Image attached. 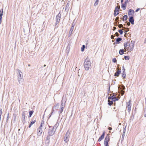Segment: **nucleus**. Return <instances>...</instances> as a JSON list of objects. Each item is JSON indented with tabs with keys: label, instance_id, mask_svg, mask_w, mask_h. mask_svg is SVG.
Returning a JSON list of instances; mask_svg holds the SVG:
<instances>
[{
	"label": "nucleus",
	"instance_id": "obj_12",
	"mask_svg": "<svg viewBox=\"0 0 146 146\" xmlns=\"http://www.w3.org/2000/svg\"><path fill=\"white\" fill-rule=\"evenodd\" d=\"M62 102L61 105L60 106V109L58 111V113L59 114H60L62 113L63 110V108H64V106L63 107Z\"/></svg>",
	"mask_w": 146,
	"mask_h": 146
},
{
	"label": "nucleus",
	"instance_id": "obj_52",
	"mask_svg": "<svg viewBox=\"0 0 146 146\" xmlns=\"http://www.w3.org/2000/svg\"><path fill=\"white\" fill-rule=\"evenodd\" d=\"M104 146H109L108 143H104Z\"/></svg>",
	"mask_w": 146,
	"mask_h": 146
},
{
	"label": "nucleus",
	"instance_id": "obj_49",
	"mask_svg": "<svg viewBox=\"0 0 146 146\" xmlns=\"http://www.w3.org/2000/svg\"><path fill=\"white\" fill-rule=\"evenodd\" d=\"M75 25V24H74V23H72V26L71 28L74 29V27Z\"/></svg>",
	"mask_w": 146,
	"mask_h": 146
},
{
	"label": "nucleus",
	"instance_id": "obj_64",
	"mask_svg": "<svg viewBox=\"0 0 146 146\" xmlns=\"http://www.w3.org/2000/svg\"><path fill=\"white\" fill-rule=\"evenodd\" d=\"M144 43H146V38H145V40H144Z\"/></svg>",
	"mask_w": 146,
	"mask_h": 146
},
{
	"label": "nucleus",
	"instance_id": "obj_27",
	"mask_svg": "<svg viewBox=\"0 0 146 146\" xmlns=\"http://www.w3.org/2000/svg\"><path fill=\"white\" fill-rule=\"evenodd\" d=\"M125 130H126L125 129H124V130H123V133L122 134V138H121V139L122 140H123V139H124V136H125Z\"/></svg>",
	"mask_w": 146,
	"mask_h": 146
},
{
	"label": "nucleus",
	"instance_id": "obj_30",
	"mask_svg": "<svg viewBox=\"0 0 146 146\" xmlns=\"http://www.w3.org/2000/svg\"><path fill=\"white\" fill-rule=\"evenodd\" d=\"M124 48L125 49H127V47L128 46H130V44H129V45H128L127 44V42H125L124 43Z\"/></svg>",
	"mask_w": 146,
	"mask_h": 146
},
{
	"label": "nucleus",
	"instance_id": "obj_14",
	"mask_svg": "<svg viewBox=\"0 0 146 146\" xmlns=\"http://www.w3.org/2000/svg\"><path fill=\"white\" fill-rule=\"evenodd\" d=\"M37 135L38 136H40L41 134L43 131L42 130V129L38 128L37 129Z\"/></svg>",
	"mask_w": 146,
	"mask_h": 146
},
{
	"label": "nucleus",
	"instance_id": "obj_50",
	"mask_svg": "<svg viewBox=\"0 0 146 146\" xmlns=\"http://www.w3.org/2000/svg\"><path fill=\"white\" fill-rule=\"evenodd\" d=\"M119 17H117L115 19V21H119Z\"/></svg>",
	"mask_w": 146,
	"mask_h": 146
},
{
	"label": "nucleus",
	"instance_id": "obj_41",
	"mask_svg": "<svg viewBox=\"0 0 146 146\" xmlns=\"http://www.w3.org/2000/svg\"><path fill=\"white\" fill-rule=\"evenodd\" d=\"M109 85H108V93H110V84H108Z\"/></svg>",
	"mask_w": 146,
	"mask_h": 146
},
{
	"label": "nucleus",
	"instance_id": "obj_60",
	"mask_svg": "<svg viewBox=\"0 0 146 146\" xmlns=\"http://www.w3.org/2000/svg\"><path fill=\"white\" fill-rule=\"evenodd\" d=\"M32 125H33L30 123V124L29 125V127H28L29 128H30Z\"/></svg>",
	"mask_w": 146,
	"mask_h": 146
},
{
	"label": "nucleus",
	"instance_id": "obj_8",
	"mask_svg": "<svg viewBox=\"0 0 146 146\" xmlns=\"http://www.w3.org/2000/svg\"><path fill=\"white\" fill-rule=\"evenodd\" d=\"M26 111H23L22 112V119L23 120V122L24 123L25 122V115H26L25 113Z\"/></svg>",
	"mask_w": 146,
	"mask_h": 146
},
{
	"label": "nucleus",
	"instance_id": "obj_31",
	"mask_svg": "<svg viewBox=\"0 0 146 146\" xmlns=\"http://www.w3.org/2000/svg\"><path fill=\"white\" fill-rule=\"evenodd\" d=\"M128 104L127 106V107H131V100H130L128 102Z\"/></svg>",
	"mask_w": 146,
	"mask_h": 146
},
{
	"label": "nucleus",
	"instance_id": "obj_39",
	"mask_svg": "<svg viewBox=\"0 0 146 146\" xmlns=\"http://www.w3.org/2000/svg\"><path fill=\"white\" fill-rule=\"evenodd\" d=\"M9 113H8L7 114V120H6V122L7 123L8 121V119H9Z\"/></svg>",
	"mask_w": 146,
	"mask_h": 146
},
{
	"label": "nucleus",
	"instance_id": "obj_16",
	"mask_svg": "<svg viewBox=\"0 0 146 146\" xmlns=\"http://www.w3.org/2000/svg\"><path fill=\"white\" fill-rule=\"evenodd\" d=\"M131 44H132V45L130 46V50L131 51H132L133 50V49L134 48V44L135 42H134L133 43V41H131Z\"/></svg>",
	"mask_w": 146,
	"mask_h": 146
},
{
	"label": "nucleus",
	"instance_id": "obj_24",
	"mask_svg": "<svg viewBox=\"0 0 146 146\" xmlns=\"http://www.w3.org/2000/svg\"><path fill=\"white\" fill-rule=\"evenodd\" d=\"M126 5L124 3H122L121 5V7L123 8V10H125L126 7Z\"/></svg>",
	"mask_w": 146,
	"mask_h": 146
},
{
	"label": "nucleus",
	"instance_id": "obj_47",
	"mask_svg": "<svg viewBox=\"0 0 146 146\" xmlns=\"http://www.w3.org/2000/svg\"><path fill=\"white\" fill-rule=\"evenodd\" d=\"M118 27L120 28H121V27H123V25L122 24H120L118 25Z\"/></svg>",
	"mask_w": 146,
	"mask_h": 146
},
{
	"label": "nucleus",
	"instance_id": "obj_55",
	"mask_svg": "<svg viewBox=\"0 0 146 146\" xmlns=\"http://www.w3.org/2000/svg\"><path fill=\"white\" fill-rule=\"evenodd\" d=\"M114 36H114V35H111V38L112 39H113L114 38Z\"/></svg>",
	"mask_w": 146,
	"mask_h": 146
},
{
	"label": "nucleus",
	"instance_id": "obj_63",
	"mask_svg": "<svg viewBox=\"0 0 146 146\" xmlns=\"http://www.w3.org/2000/svg\"><path fill=\"white\" fill-rule=\"evenodd\" d=\"M48 127H49V129H50L51 128H53V127L52 126H51L49 125H48Z\"/></svg>",
	"mask_w": 146,
	"mask_h": 146
},
{
	"label": "nucleus",
	"instance_id": "obj_54",
	"mask_svg": "<svg viewBox=\"0 0 146 146\" xmlns=\"http://www.w3.org/2000/svg\"><path fill=\"white\" fill-rule=\"evenodd\" d=\"M42 123L40 124V125L38 128L42 129Z\"/></svg>",
	"mask_w": 146,
	"mask_h": 146
},
{
	"label": "nucleus",
	"instance_id": "obj_2",
	"mask_svg": "<svg viewBox=\"0 0 146 146\" xmlns=\"http://www.w3.org/2000/svg\"><path fill=\"white\" fill-rule=\"evenodd\" d=\"M69 134L70 132L69 130H68L66 132L64 137V141L66 143L68 142L69 140L70 137Z\"/></svg>",
	"mask_w": 146,
	"mask_h": 146
},
{
	"label": "nucleus",
	"instance_id": "obj_13",
	"mask_svg": "<svg viewBox=\"0 0 146 146\" xmlns=\"http://www.w3.org/2000/svg\"><path fill=\"white\" fill-rule=\"evenodd\" d=\"M121 69H120L118 70H117L114 76L116 77H118L119 75V74H121Z\"/></svg>",
	"mask_w": 146,
	"mask_h": 146
},
{
	"label": "nucleus",
	"instance_id": "obj_44",
	"mask_svg": "<svg viewBox=\"0 0 146 146\" xmlns=\"http://www.w3.org/2000/svg\"><path fill=\"white\" fill-rule=\"evenodd\" d=\"M114 35L115 36H119V35L118 32H116L115 33V34H114Z\"/></svg>",
	"mask_w": 146,
	"mask_h": 146
},
{
	"label": "nucleus",
	"instance_id": "obj_51",
	"mask_svg": "<svg viewBox=\"0 0 146 146\" xmlns=\"http://www.w3.org/2000/svg\"><path fill=\"white\" fill-rule=\"evenodd\" d=\"M127 108H128L127 111L129 112L131 110V107H127Z\"/></svg>",
	"mask_w": 146,
	"mask_h": 146
},
{
	"label": "nucleus",
	"instance_id": "obj_57",
	"mask_svg": "<svg viewBox=\"0 0 146 146\" xmlns=\"http://www.w3.org/2000/svg\"><path fill=\"white\" fill-rule=\"evenodd\" d=\"M140 10V8H138L135 10L136 12H137Z\"/></svg>",
	"mask_w": 146,
	"mask_h": 146
},
{
	"label": "nucleus",
	"instance_id": "obj_28",
	"mask_svg": "<svg viewBox=\"0 0 146 146\" xmlns=\"http://www.w3.org/2000/svg\"><path fill=\"white\" fill-rule=\"evenodd\" d=\"M113 100H108V104L109 105V106H111V105H112L113 104Z\"/></svg>",
	"mask_w": 146,
	"mask_h": 146
},
{
	"label": "nucleus",
	"instance_id": "obj_21",
	"mask_svg": "<svg viewBox=\"0 0 146 146\" xmlns=\"http://www.w3.org/2000/svg\"><path fill=\"white\" fill-rule=\"evenodd\" d=\"M18 81L20 84H23L24 82V80L22 78L18 79Z\"/></svg>",
	"mask_w": 146,
	"mask_h": 146
},
{
	"label": "nucleus",
	"instance_id": "obj_61",
	"mask_svg": "<svg viewBox=\"0 0 146 146\" xmlns=\"http://www.w3.org/2000/svg\"><path fill=\"white\" fill-rule=\"evenodd\" d=\"M122 70L123 71H125V69L124 68V66H122Z\"/></svg>",
	"mask_w": 146,
	"mask_h": 146
},
{
	"label": "nucleus",
	"instance_id": "obj_34",
	"mask_svg": "<svg viewBox=\"0 0 146 146\" xmlns=\"http://www.w3.org/2000/svg\"><path fill=\"white\" fill-rule=\"evenodd\" d=\"M85 48V45H82V47L81 48V51L83 52L84 51V48Z\"/></svg>",
	"mask_w": 146,
	"mask_h": 146
},
{
	"label": "nucleus",
	"instance_id": "obj_40",
	"mask_svg": "<svg viewBox=\"0 0 146 146\" xmlns=\"http://www.w3.org/2000/svg\"><path fill=\"white\" fill-rule=\"evenodd\" d=\"M99 1L97 0H96V1L95 2V3L94 4V6H96L98 3Z\"/></svg>",
	"mask_w": 146,
	"mask_h": 146
},
{
	"label": "nucleus",
	"instance_id": "obj_18",
	"mask_svg": "<svg viewBox=\"0 0 146 146\" xmlns=\"http://www.w3.org/2000/svg\"><path fill=\"white\" fill-rule=\"evenodd\" d=\"M59 125V123L57 121L56 122V124L54 125V126L53 127H54V129L56 130V129H57V127H58Z\"/></svg>",
	"mask_w": 146,
	"mask_h": 146
},
{
	"label": "nucleus",
	"instance_id": "obj_37",
	"mask_svg": "<svg viewBox=\"0 0 146 146\" xmlns=\"http://www.w3.org/2000/svg\"><path fill=\"white\" fill-rule=\"evenodd\" d=\"M122 77L124 79L126 77V73H122Z\"/></svg>",
	"mask_w": 146,
	"mask_h": 146
},
{
	"label": "nucleus",
	"instance_id": "obj_42",
	"mask_svg": "<svg viewBox=\"0 0 146 146\" xmlns=\"http://www.w3.org/2000/svg\"><path fill=\"white\" fill-rule=\"evenodd\" d=\"M116 12H117L116 11H114V15L115 17L118 14V12H117V13H116Z\"/></svg>",
	"mask_w": 146,
	"mask_h": 146
},
{
	"label": "nucleus",
	"instance_id": "obj_35",
	"mask_svg": "<svg viewBox=\"0 0 146 146\" xmlns=\"http://www.w3.org/2000/svg\"><path fill=\"white\" fill-rule=\"evenodd\" d=\"M118 98H116V97H115V98H113L112 100L113 102H115L116 101H118Z\"/></svg>",
	"mask_w": 146,
	"mask_h": 146
},
{
	"label": "nucleus",
	"instance_id": "obj_33",
	"mask_svg": "<svg viewBox=\"0 0 146 146\" xmlns=\"http://www.w3.org/2000/svg\"><path fill=\"white\" fill-rule=\"evenodd\" d=\"M73 29H74L72 28H71L70 29V30L69 31V36L71 35L72 34V32L73 31Z\"/></svg>",
	"mask_w": 146,
	"mask_h": 146
},
{
	"label": "nucleus",
	"instance_id": "obj_53",
	"mask_svg": "<svg viewBox=\"0 0 146 146\" xmlns=\"http://www.w3.org/2000/svg\"><path fill=\"white\" fill-rule=\"evenodd\" d=\"M2 17L0 16V25L2 22Z\"/></svg>",
	"mask_w": 146,
	"mask_h": 146
},
{
	"label": "nucleus",
	"instance_id": "obj_22",
	"mask_svg": "<svg viewBox=\"0 0 146 146\" xmlns=\"http://www.w3.org/2000/svg\"><path fill=\"white\" fill-rule=\"evenodd\" d=\"M119 53L120 54L122 55L124 53V50L123 49H121L119 50Z\"/></svg>",
	"mask_w": 146,
	"mask_h": 146
},
{
	"label": "nucleus",
	"instance_id": "obj_6",
	"mask_svg": "<svg viewBox=\"0 0 146 146\" xmlns=\"http://www.w3.org/2000/svg\"><path fill=\"white\" fill-rule=\"evenodd\" d=\"M50 137L47 136L46 137L45 141V145L46 146H48L50 143Z\"/></svg>",
	"mask_w": 146,
	"mask_h": 146
},
{
	"label": "nucleus",
	"instance_id": "obj_10",
	"mask_svg": "<svg viewBox=\"0 0 146 146\" xmlns=\"http://www.w3.org/2000/svg\"><path fill=\"white\" fill-rule=\"evenodd\" d=\"M129 23H131L132 25H133L134 24V19L133 16H130L129 17Z\"/></svg>",
	"mask_w": 146,
	"mask_h": 146
},
{
	"label": "nucleus",
	"instance_id": "obj_43",
	"mask_svg": "<svg viewBox=\"0 0 146 146\" xmlns=\"http://www.w3.org/2000/svg\"><path fill=\"white\" fill-rule=\"evenodd\" d=\"M113 96H110L108 98V100H112L113 98Z\"/></svg>",
	"mask_w": 146,
	"mask_h": 146
},
{
	"label": "nucleus",
	"instance_id": "obj_23",
	"mask_svg": "<svg viewBox=\"0 0 146 146\" xmlns=\"http://www.w3.org/2000/svg\"><path fill=\"white\" fill-rule=\"evenodd\" d=\"M119 9L120 6L119 5L116 6L115 7V10L114 11H116L117 12H119Z\"/></svg>",
	"mask_w": 146,
	"mask_h": 146
},
{
	"label": "nucleus",
	"instance_id": "obj_20",
	"mask_svg": "<svg viewBox=\"0 0 146 146\" xmlns=\"http://www.w3.org/2000/svg\"><path fill=\"white\" fill-rule=\"evenodd\" d=\"M13 121L15 122L17 119V114L15 113H14L13 115Z\"/></svg>",
	"mask_w": 146,
	"mask_h": 146
},
{
	"label": "nucleus",
	"instance_id": "obj_11",
	"mask_svg": "<svg viewBox=\"0 0 146 146\" xmlns=\"http://www.w3.org/2000/svg\"><path fill=\"white\" fill-rule=\"evenodd\" d=\"M122 40V38L121 37H118L116 39V42L114 43V44H117L119 43V42Z\"/></svg>",
	"mask_w": 146,
	"mask_h": 146
},
{
	"label": "nucleus",
	"instance_id": "obj_48",
	"mask_svg": "<svg viewBox=\"0 0 146 146\" xmlns=\"http://www.w3.org/2000/svg\"><path fill=\"white\" fill-rule=\"evenodd\" d=\"M129 3V1L128 0H126L125 2H124V4H125V5H127L126 4L127 3Z\"/></svg>",
	"mask_w": 146,
	"mask_h": 146
},
{
	"label": "nucleus",
	"instance_id": "obj_32",
	"mask_svg": "<svg viewBox=\"0 0 146 146\" xmlns=\"http://www.w3.org/2000/svg\"><path fill=\"white\" fill-rule=\"evenodd\" d=\"M54 109L53 108H52V111L50 113V115L49 117V118L52 115L54 112Z\"/></svg>",
	"mask_w": 146,
	"mask_h": 146
},
{
	"label": "nucleus",
	"instance_id": "obj_25",
	"mask_svg": "<svg viewBox=\"0 0 146 146\" xmlns=\"http://www.w3.org/2000/svg\"><path fill=\"white\" fill-rule=\"evenodd\" d=\"M128 16L127 15H125L123 16L122 20L123 21H125L127 19Z\"/></svg>",
	"mask_w": 146,
	"mask_h": 146
},
{
	"label": "nucleus",
	"instance_id": "obj_9",
	"mask_svg": "<svg viewBox=\"0 0 146 146\" xmlns=\"http://www.w3.org/2000/svg\"><path fill=\"white\" fill-rule=\"evenodd\" d=\"M105 131H103L102 135L99 138L98 140V141H101L104 138V136H105Z\"/></svg>",
	"mask_w": 146,
	"mask_h": 146
},
{
	"label": "nucleus",
	"instance_id": "obj_1",
	"mask_svg": "<svg viewBox=\"0 0 146 146\" xmlns=\"http://www.w3.org/2000/svg\"><path fill=\"white\" fill-rule=\"evenodd\" d=\"M91 63L90 62V59L87 57L85 60L84 63V65L85 69L86 70H89V68L91 66Z\"/></svg>",
	"mask_w": 146,
	"mask_h": 146
},
{
	"label": "nucleus",
	"instance_id": "obj_15",
	"mask_svg": "<svg viewBox=\"0 0 146 146\" xmlns=\"http://www.w3.org/2000/svg\"><path fill=\"white\" fill-rule=\"evenodd\" d=\"M18 71L19 74L18 76V79L22 78L23 77L22 72L19 70Z\"/></svg>",
	"mask_w": 146,
	"mask_h": 146
},
{
	"label": "nucleus",
	"instance_id": "obj_17",
	"mask_svg": "<svg viewBox=\"0 0 146 146\" xmlns=\"http://www.w3.org/2000/svg\"><path fill=\"white\" fill-rule=\"evenodd\" d=\"M59 106L60 104L59 103H58L56 105H55L53 108H55L56 110H57L59 108Z\"/></svg>",
	"mask_w": 146,
	"mask_h": 146
},
{
	"label": "nucleus",
	"instance_id": "obj_4",
	"mask_svg": "<svg viewBox=\"0 0 146 146\" xmlns=\"http://www.w3.org/2000/svg\"><path fill=\"white\" fill-rule=\"evenodd\" d=\"M61 17V14L60 12L56 15V22L55 23V25H56L58 23H59L60 19Z\"/></svg>",
	"mask_w": 146,
	"mask_h": 146
},
{
	"label": "nucleus",
	"instance_id": "obj_7",
	"mask_svg": "<svg viewBox=\"0 0 146 146\" xmlns=\"http://www.w3.org/2000/svg\"><path fill=\"white\" fill-rule=\"evenodd\" d=\"M110 140V138L109 136V134H108L104 140V143H108Z\"/></svg>",
	"mask_w": 146,
	"mask_h": 146
},
{
	"label": "nucleus",
	"instance_id": "obj_46",
	"mask_svg": "<svg viewBox=\"0 0 146 146\" xmlns=\"http://www.w3.org/2000/svg\"><path fill=\"white\" fill-rule=\"evenodd\" d=\"M123 28H124L126 30V31H125V32H127L129 31V29L128 28H125V27H123Z\"/></svg>",
	"mask_w": 146,
	"mask_h": 146
},
{
	"label": "nucleus",
	"instance_id": "obj_59",
	"mask_svg": "<svg viewBox=\"0 0 146 146\" xmlns=\"http://www.w3.org/2000/svg\"><path fill=\"white\" fill-rule=\"evenodd\" d=\"M108 129L109 130H112V127H108Z\"/></svg>",
	"mask_w": 146,
	"mask_h": 146
},
{
	"label": "nucleus",
	"instance_id": "obj_45",
	"mask_svg": "<svg viewBox=\"0 0 146 146\" xmlns=\"http://www.w3.org/2000/svg\"><path fill=\"white\" fill-rule=\"evenodd\" d=\"M112 61L114 63H116L117 62V60L116 58H113L112 60Z\"/></svg>",
	"mask_w": 146,
	"mask_h": 146
},
{
	"label": "nucleus",
	"instance_id": "obj_62",
	"mask_svg": "<svg viewBox=\"0 0 146 146\" xmlns=\"http://www.w3.org/2000/svg\"><path fill=\"white\" fill-rule=\"evenodd\" d=\"M127 25L128 26H129L130 25V24L129 22H128L127 23Z\"/></svg>",
	"mask_w": 146,
	"mask_h": 146
},
{
	"label": "nucleus",
	"instance_id": "obj_56",
	"mask_svg": "<svg viewBox=\"0 0 146 146\" xmlns=\"http://www.w3.org/2000/svg\"><path fill=\"white\" fill-rule=\"evenodd\" d=\"M121 89L122 90H124L125 89V86L123 85H122L121 86Z\"/></svg>",
	"mask_w": 146,
	"mask_h": 146
},
{
	"label": "nucleus",
	"instance_id": "obj_38",
	"mask_svg": "<svg viewBox=\"0 0 146 146\" xmlns=\"http://www.w3.org/2000/svg\"><path fill=\"white\" fill-rule=\"evenodd\" d=\"M118 31L120 35H122L123 34V31L122 29H120L118 30Z\"/></svg>",
	"mask_w": 146,
	"mask_h": 146
},
{
	"label": "nucleus",
	"instance_id": "obj_5",
	"mask_svg": "<svg viewBox=\"0 0 146 146\" xmlns=\"http://www.w3.org/2000/svg\"><path fill=\"white\" fill-rule=\"evenodd\" d=\"M135 12L134 10L131 9H129L128 13L129 17H130V16H133V14Z\"/></svg>",
	"mask_w": 146,
	"mask_h": 146
},
{
	"label": "nucleus",
	"instance_id": "obj_26",
	"mask_svg": "<svg viewBox=\"0 0 146 146\" xmlns=\"http://www.w3.org/2000/svg\"><path fill=\"white\" fill-rule=\"evenodd\" d=\"M0 16L2 17L3 14V8H2L0 10Z\"/></svg>",
	"mask_w": 146,
	"mask_h": 146
},
{
	"label": "nucleus",
	"instance_id": "obj_19",
	"mask_svg": "<svg viewBox=\"0 0 146 146\" xmlns=\"http://www.w3.org/2000/svg\"><path fill=\"white\" fill-rule=\"evenodd\" d=\"M36 119H35L34 118H33L31 120V121L30 122V123H31V124L33 125V124H34V123H35V122H36Z\"/></svg>",
	"mask_w": 146,
	"mask_h": 146
},
{
	"label": "nucleus",
	"instance_id": "obj_29",
	"mask_svg": "<svg viewBox=\"0 0 146 146\" xmlns=\"http://www.w3.org/2000/svg\"><path fill=\"white\" fill-rule=\"evenodd\" d=\"M33 112L34 111L33 110H31L29 112V117H30L33 114Z\"/></svg>",
	"mask_w": 146,
	"mask_h": 146
},
{
	"label": "nucleus",
	"instance_id": "obj_58",
	"mask_svg": "<svg viewBox=\"0 0 146 146\" xmlns=\"http://www.w3.org/2000/svg\"><path fill=\"white\" fill-rule=\"evenodd\" d=\"M144 116L145 117H146V111L145 112H144Z\"/></svg>",
	"mask_w": 146,
	"mask_h": 146
},
{
	"label": "nucleus",
	"instance_id": "obj_3",
	"mask_svg": "<svg viewBox=\"0 0 146 146\" xmlns=\"http://www.w3.org/2000/svg\"><path fill=\"white\" fill-rule=\"evenodd\" d=\"M55 130L54 129V127L48 129V133L49 136L53 135L55 132Z\"/></svg>",
	"mask_w": 146,
	"mask_h": 146
},
{
	"label": "nucleus",
	"instance_id": "obj_36",
	"mask_svg": "<svg viewBox=\"0 0 146 146\" xmlns=\"http://www.w3.org/2000/svg\"><path fill=\"white\" fill-rule=\"evenodd\" d=\"M124 58L125 60H129L130 58L129 56H125Z\"/></svg>",
	"mask_w": 146,
	"mask_h": 146
}]
</instances>
